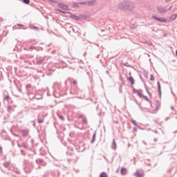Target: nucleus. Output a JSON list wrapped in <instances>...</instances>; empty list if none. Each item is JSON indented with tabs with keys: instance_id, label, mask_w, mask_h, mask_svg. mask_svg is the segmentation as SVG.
<instances>
[{
	"instance_id": "nucleus-1",
	"label": "nucleus",
	"mask_w": 177,
	"mask_h": 177,
	"mask_svg": "<svg viewBox=\"0 0 177 177\" xmlns=\"http://www.w3.org/2000/svg\"><path fill=\"white\" fill-rule=\"evenodd\" d=\"M154 20H157V21H160V23H167V19L165 18L157 17L156 16L152 17Z\"/></svg>"
},
{
	"instance_id": "nucleus-2",
	"label": "nucleus",
	"mask_w": 177,
	"mask_h": 177,
	"mask_svg": "<svg viewBox=\"0 0 177 177\" xmlns=\"http://www.w3.org/2000/svg\"><path fill=\"white\" fill-rule=\"evenodd\" d=\"M136 177H143L145 176V173L140 171H137L135 174H134Z\"/></svg>"
},
{
	"instance_id": "nucleus-3",
	"label": "nucleus",
	"mask_w": 177,
	"mask_h": 177,
	"mask_svg": "<svg viewBox=\"0 0 177 177\" xmlns=\"http://www.w3.org/2000/svg\"><path fill=\"white\" fill-rule=\"evenodd\" d=\"M158 10L159 12V13H165L167 12V10L162 7H158Z\"/></svg>"
},
{
	"instance_id": "nucleus-4",
	"label": "nucleus",
	"mask_w": 177,
	"mask_h": 177,
	"mask_svg": "<svg viewBox=\"0 0 177 177\" xmlns=\"http://www.w3.org/2000/svg\"><path fill=\"white\" fill-rule=\"evenodd\" d=\"M59 8L61 9H63L64 10H68V6H67L64 4H59Z\"/></svg>"
},
{
	"instance_id": "nucleus-5",
	"label": "nucleus",
	"mask_w": 177,
	"mask_h": 177,
	"mask_svg": "<svg viewBox=\"0 0 177 177\" xmlns=\"http://www.w3.org/2000/svg\"><path fill=\"white\" fill-rule=\"evenodd\" d=\"M112 149H113V150H115V149H117V143L115 142V140H113V144H112Z\"/></svg>"
},
{
	"instance_id": "nucleus-6",
	"label": "nucleus",
	"mask_w": 177,
	"mask_h": 177,
	"mask_svg": "<svg viewBox=\"0 0 177 177\" xmlns=\"http://www.w3.org/2000/svg\"><path fill=\"white\" fill-rule=\"evenodd\" d=\"M124 10H132V9H133V6H127L126 7H124L123 8Z\"/></svg>"
},
{
	"instance_id": "nucleus-7",
	"label": "nucleus",
	"mask_w": 177,
	"mask_h": 177,
	"mask_svg": "<svg viewBox=\"0 0 177 177\" xmlns=\"http://www.w3.org/2000/svg\"><path fill=\"white\" fill-rule=\"evenodd\" d=\"M120 172L122 175H127V169L122 168Z\"/></svg>"
},
{
	"instance_id": "nucleus-8",
	"label": "nucleus",
	"mask_w": 177,
	"mask_h": 177,
	"mask_svg": "<svg viewBox=\"0 0 177 177\" xmlns=\"http://www.w3.org/2000/svg\"><path fill=\"white\" fill-rule=\"evenodd\" d=\"M177 17V15L176 14H174L171 15V17L169 18V20H171V21L174 20H176Z\"/></svg>"
},
{
	"instance_id": "nucleus-9",
	"label": "nucleus",
	"mask_w": 177,
	"mask_h": 177,
	"mask_svg": "<svg viewBox=\"0 0 177 177\" xmlns=\"http://www.w3.org/2000/svg\"><path fill=\"white\" fill-rule=\"evenodd\" d=\"M134 93H136L138 94V95L140 97H143L145 95L142 93H140L139 91H136V90H134Z\"/></svg>"
},
{
	"instance_id": "nucleus-10",
	"label": "nucleus",
	"mask_w": 177,
	"mask_h": 177,
	"mask_svg": "<svg viewBox=\"0 0 177 177\" xmlns=\"http://www.w3.org/2000/svg\"><path fill=\"white\" fill-rule=\"evenodd\" d=\"M129 81L131 82V85H133V84H135V80H133V77H130L129 78Z\"/></svg>"
},
{
	"instance_id": "nucleus-11",
	"label": "nucleus",
	"mask_w": 177,
	"mask_h": 177,
	"mask_svg": "<svg viewBox=\"0 0 177 177\" xmlns=\"http://www.w3.org/2000/svg\"><path fill=\"white\" fill-rule=\"evenodd\" d=\"M158 89L160 94H161V84H160V82H158Z\"/></svg>"
},
{
	"instance_id": "nucleus-12",
	"label": "nucleus",
	"mask_w": 177,
	"mask_h": 177,
	"mask_svg": "<svg viewBox=\"0 0 177 177\" xmlns=\"http://www.w3.org/2000/svg\"><path fill=\"white\" fill-rule=\"evenodd\" d=\"M3 165L6 168H8V167L10 165V162H6L3 164Z\"/></svg>"
},
{
	"instance_id": "nucleus-13",
	"label": "nucleus",
	"mask_w": 177,
	"mask_h": 177,
	"mask_svg": "<svg viewBox=\"0 0 177 177\" xmlns=\"http://www.w3.org/2000/svg\"><path fill=\"white\" fill-rule=\"evenodd\" d=\"M100 177H107V174L102 172L100 174Z\"/></svg>"
},
{
	"instance_id": "nucleus-14",
	"label": "nucleus",
	"mask_w": 177,
	"mask_h": 177,
	"mask_svg": "<svg viewBox=\"0 0 177 177\" xmlns=\"http://www.w3.org/2000/svg\"><path fill=\"white\" fill-rule=\"evenodd\" d=\"M23 2L24 3L28 4V3H30V0H23Z\"/></svg>"
},
{
	"instance_id": "nucleus-15",
	"label": "nucleus",
	"mask_w": 177,
	"mask_h": 177,
	"mask_svg": "<svg viewBox=\"0 0 177 177\" xmlns=\"http://www.w3.org/2000/svg\"><path fill=\"white\" fill-rule=\"evenodd\" d=\"M154 76H153V75H150V81H154Z\"/></svg>"
},
{
	"instance_id": "nucleus-16",
	"label": "nucleus",
	"mask_w": 177,
	"mask_h": 177,
	"mask_svg": "<svg viewBox=\"0 0 177 177\" xmlns=\"http://www.w3.org/2000/svg\"><path fill=\"white\" fill-rule=\"evenodd\" d=\"M42 122H44V120H42V119H38V123H39V124H42Z\"/></svg>"
},
{
	"instance_id": "nucleus-17",
	"label": "nucleus",
	"mask_w": 177,
	"mask_h": 177,
	"mask_svg": "<svg viewBox=\"0 0 177 177\" xmlns=\"http://www.w3.org/2000/svg\"><path fill=\"white\" fill-rule=\"evenodd\" d=\"M158 107H160V102L156 103V111L158 110Z\"/></svg>"
},
{
	"instance_id": "nucleus-18",
	"label": "nucleus",
	"mask_w": 177,
	"mask_h": 177,
	"mask_svg": "<svg viewBox=\"0 0 177 177\" xmlns=\"http://www.w3.org/2000/svg\"><path fill=\"white\" fill-rule=\"evenodd\" d=\"M142 98L143 99H145V100H149V98L147 97V96H146V95H144L143 97H142Z\"/></svg>"
},
{
	"instance_id": "nucleus-19",
	"label": "nucleus",
	"mask_w": 177,
	"mask_h": 177,
	"mask_svg": "<svg viewBox=\"0 0 177 177\" xmlns=\"http://www.w3.org/2000/svg\"><path fill=\"white\" fill-rule=\"evenodd\" d=\"M86 122H87L86 119H83V124H86Z\"/></svg>"
},
{
	"instance_id": "nucleus-20",
	"label": "nucleus",
	"mask_w": 177,
	"mask_h": 177,
	"mask_svg": "<svg viewBox=\"0 0 177 177\" xmlns=\"http://www.w3.org/2000/svg\"><path fill=\"white\" fill-rule=\"evenodd\" d=\"M132 124H133L134 125H136V122L135 120H131Z\"/></svg>"
},
{
	"instance_id": "nucleus-21",
	"label": "nucleus",
	"mask_w": 177,
	"mask_h": 177,
	"mask_svg": "<svg viewBox=\"0 0 177 177\" xmlns=\"http://www.w3.org/2000/svg\"><path fill=\"white\" fill-rule=\"evenodd\" d=\"M95 138H96V134H94L93 136V140H95Z\"/></svg>"
},
{
	"instance_id": "nucleus-22",
	"label": "nucleus",
	"mask_w": 177,
	"mask_h": 177,
	"mask_svg": "<svg viewBox=\"0 0 177 177\" xmlns=\"http://www.w3.org/2000/svg\"><path fill=\"white\" fill-rule=\"evenodd\" d=\"M59 12H60L61 13H64V14H65V13H66V12L62 11V10H59Z\"/></svg>"
},
{
	"instance_id": "nucleus-23",
	"label": "nucleus",
	"mask_w": 177,
	"mask_h": 177,
	"mask_svg": "<svg viewBox=\"0 0 177 177\" xmlns=\"http://www.w3.org/2000/svg\"><path fill=\"white\" fill-rule=\"evenodd\" d=\"M6 99H9V96H6Z\"/></svg>"
},
{
	"instance_id": "nucleus-24",
	"label": "nucleus",
	"mask_w": 177,
	"mask_h": 177,
	"mask_svg": "<svg viewBox=\"0 0 177 177\" xmlns=\"http://www.w3.org/2000/svg\"><path fill=\"white\" fill-rule=\"evenodd\" d=\"M171 9H172V7H170L169 10H171Z\"/></svg>"
},
{
	"instance_id": "nucleus-25",
	"label": "nucleus",
	"mask_w": 177,
	"mask_h": 177,
	"mask_svg": "<svg viewBox=\"0 0 177 177\" xmlns=\"http://www.w3.org/2000/svg\"><path fill=\"white\" fill-rule=\"evenodd\" d=\"M147 93H149V91H147Z\"/></svg>"
},
{
	"instance_id": "nucleus-26",
	"label": "nucleus",
	"mask_w": 177,
	"mask_h": 177,
	"mask_svg": "<svg viewBox=\"0 0 177 177\" xmlns=\"http://www.w3.org/2000/svg\"><path fill=\"white\" fill-rule=\"evenodd\" d=\"M147 93H149V91H147Z\"/></svg>"
}]
</instances>
